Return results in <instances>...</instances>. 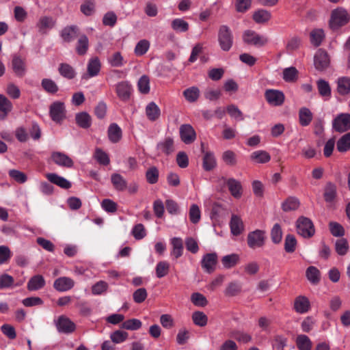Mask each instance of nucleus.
<instances>
[{
	"label": "nucleus",
	"instance_id": "f257e3e1",
	"mask_svg": "<svg viewBox=\"0 0 350 350\" xmlns=\"http://www.w3.org/2000/svg\"><path fill=\"white\" fill-rule=\"evenodd\" d=\"M349 21V15L342 8H337L332 12L329 20V27L332 29H338L346 25Z\"/></svg>",
	"mask_w": 350,
	"mask_h": 350
},
{
	"label": "nucleus",
	"instance_id": "f03ea898",
	"mask_svg": "<svg viewBox=\"0 0 350 350\" xmlns=\"http://www.w3.org/2000/svg\"><path fill=\"white\" fill-rule=\"evenodd\" d=\"M297 233L304 238H310L315 233V228L311 219L301 216L296 221Z\"/></svg>",
	"mask_w": 350,
	"mask_h": 350
},
{
	"label": "nucleus",
	"instance_id": "7ed1b4c3",
	"mask_svg": "<svg viewBox=\"0 0 350 350\" xmlns=\"http://www.w3.org/2000/svg\"><path fill=\"white\" fill-rule=\"evenodd\" d=\"M218 42L221 49L228 51L233 44V36L230 29L226 25H221L218 31Z\"/></svg>",
	"mask_w": 350,
	"mask_h": 350
},
{
	"label": "nucleus",
	"instance_id": "20e7f679",
	"mask_svg": "<svg viewBox=\"0 0 350 350\" xmlns=\"http://www.w3.org/2000/svg\"><path fill=\"white\" fill-rule=\"evenodd\" d=\"M266 240V232L262 230H256L247 234V245L251 249H256L264 246Z\"/></svg>",
	"mask_w": 350,
	"mask_h": 350
},
{
	"label": "nucleus",
	"instance_id": "39448f33",
	"mask_svg": "<svg viewBox=\"0 0 350 350\" xmlns=\"http://www.w3.org/2000/svg\"><path fill=\"white\" fill-rule=\"evenodd\" d=\"M49 114L53 121L56 123H61L66 116L64 103L60 101L53 103L50 106Z\"/></svg>",
	"mask_w": 350,
	"mask_h": 350
},
{
	"label": "nucleus",
	"instance_id": "423d86ee",
	"mask_svg": "<svg viewBox=\"0 0 350 350\" xmlns=\"http://www.w3.org/2000/svg\"><path fill=\"white\" fill-rule=\"evenodd\" d=\"M332 127L339 133L350 130V113H342L337 115L332 121Z\"/></svg>",
	"mask_w": 350,
	"mask_h": 350
},
{
	"label": "nucleus",
	"instance_id": "0eeeda50",
	"mask_svg": "<svg viewBox=\"0 0 350 350\" xmlns=\"http://www.w3.org/2000/svg\"><path fill=\"white\" fill-rule=\"evenodd\" d=\"M265 98L270 105L274 107L282 105L285 100L284 93L280 90L274 89L266 90Z\"/></svg>",
	"mask_w": 350,
	"mask_h": 350
},
{
	"label": "nucleus",
	"instance_id": "6e6552de",
	"mask_svg": "<svg viewBox=\"0 0 350 350\" xmlns=\"http://www.w3.org/2000/svg\"><path fill=\"white\" fill-rule=\"evenodd\" d=\"M243 39L245 43L257 46H262L268 42V39L265 36L252 30L245 31L243 33Z\"/></svg>",
	"mask_w": 350,
	"mask_h": 350
},
{
	"label": "nucleus",
	"instance_id": "1a4fd4ad",
	"mask_svg": "<svg viewBox=\"0 0 350 350\" xmlns=\"http://www.w3.org/2000/svg\"><path fill=\"white\" fill-rule=\"evenodd\" d=\"M55 325L59 332L70 334L75 331L76 325L69 318L60 316L55 321Z\"/></svg>",
	"mask_w": 350,
	"mask_h": 350
},
{
	"label": "nucleus",
	"instance_id": "9d476101",
	"mask_svg": "<svg viewBox=\"0 0 350 350\" xmlns=\"http://www.w3.org/2000/svg\"><path fill=\"white\" fill-rule=\"evenodd\" d=\"M217 262V254L208 253L203 256L201 260V265L206 272L211 273L215 270Z\"/></svg>",
	"mask_w": 350,
	"mask_h": 350
},
{
	"label": "nucleus",
	"instance_id": "9b49d317",
	"mask_svg": "<svg viewBox=\"0 0 350 350\" xmlns=\"http://www.w3.org/2000/svg\"><path fill=\"white\" fill-rule=\"evenodd\" d=\"M314 64L316 69L323 70L329 65V57L327 53L322 50L319 49L314 57Z\"/></svg>",
	"mask_w": 350,
	"mask_h": 350
},
{
	"label": "nucleus",
	"instance_id": "f8f14e48",
	"mask_svg": "<svg viewBox=\"0 0 350 350\" xmlns=\"http://www.w3.org/2000/svg\"><path fill=\"white\" fill-rule=\"evenodd\" d=\"M116 91L121 100L127 101L130 98L133 89L128 81H121L116 85Z\"/></svg>",
	"mask_w": 350,
	"mask_h": 350
},
{
	"label": "nucleus",
	"instance_id": "ddd939ff",
	"mask_svg": "<svg viewBox=\"0 0 350 350\" xmlns=\"http://www.w3.org/2000/svg\"><path fill=\"white\" fill-rule=\"evenodd\" d=\"M180 137L186 144H191L196 138V133L190 124H183L180 127Z\"/></svg>",
	"mask_w": 350,
	"mask_h": 350
},
{
	"label": "nucleus",
	"instance_id": "4468645a",
	"mask_svg": "<svg viewBox=\"0 0 350 350\" xmlns=\"http://www.w3.org/2000/svg\"><path fill=\"white\" fill-rule=\"evenodd\" d=\"M51 158L54 163L61 167H71L74 163L68 155L61 152H53Z\"/></svg>",
	"mask_w": 350,
	"mask_h": 350
},
{
	"label": "nucleus",
	"instance_id": "2eb2a0df",
	"mask_svg": "<svg viewBox=\"0 0 350 350\" xmlns=\"http://www.w3.org/2000/svg\"><path fill=\"white\" fill-rule=\"evenodd\" d=\"M75 286V281L68 277H60L56 279L53 287L59 292H65L70 290Z\"/></svg>",
	"mask_w": 350,
	"mask_h": 350
},
{
	"label": "nucleus",
	"instance_id": "dca6fc26",
	"mask_svg": "<svg viewBox=\"0 0 350 350\" xmlns=\"http://www.w3.org/2000/svg\"><path fill=\"white\" fill-rule=\"evenodd\" d=\"M55 24V20L49 16H41L36 23V27L41 33H46L51 30Z\"/></svg>",
	"mask_w": 350,
	"mask_h": 350
},
{
	"label": "nucleus",
	"instance_id": "f3484780",
	"mask_svg": "<svg viewBox=\"0 0 350 350\" xmlns=\"http://www.w3.org/2000/svg\"><path fill=\"white\" fill-rule=\"evenodd\" d=\"M310 308L309 299L302 295L297 297L294 301V309L299 314L306 313Z\"/></svg>",
	"mask_w": 350,
	"mask_h": 350
},
{
	"label": "nucleus",
	"instance_id": "a211bd4d",
	"mask_svg": "<svg viewBox=\"0 0 350 350\" xmlns=\"http://www.w3.org/2000/svg\"><path fill=\"white\" fill-rule=\"evenodd\" d=\"M223 179L226 181L231 195L234 198H240L242 196V186L241 183L234 178H229L228 180Z\"/></svg>",
	"mask_w": 350,
	"mask_h": 350
},
{
	"label": "nucleus",
	"instance_id": "6ab92c4d",
	"mask_svg": "<svg viewBox=\"0 0 350 350\" xmlns=\"http://www.w3.org/2000/svg\"><path fill=\"white\" fill-rule=\"evenodd\" d=\"M46 178L51 183H53L61 188L69 189L71 187V183L65 178L57 175L55 173H49L46 175Z\"/></svg>",
	"mask_w": 350,
	"mask_h": 350
},
{
	"label": "nucleus",
	"instance_id": "aec40b11",
	"mask_svg": "<svg viewBox=\"0 0 350 350\" xmlns=\"http://www.w3.org/2000/svg\"><path fill=\"white\" fill-rule=\"evenodd\" d=\"M250 159L255 163H267L271 160V155L265 150H260L253 152L250 154Z\"/></svg>",
	"mask_w": 350,
	"mask_h": 350
},
{
	"label": "nucleus",
	"instance_id": "412c9836",
	"mask_svg": "<svg viewBox=\"0 0 350 350\" xmlns=\"http://www.w3.org/2000/svg\"><path fill=\"white\" fill-rule=\"evenodd\" d=\"M170 243L172 245L171 255L175 258H180L183 254V242L180 237H174L171 239Z\"/></svg>",
	"mask_w": 350,
	"mask_h": 350
},
{
	"label": "nucleus",
	"instance_id": "4be33fe9",
	"mask_svg": "<svg viewBox=\"0 0 350 350\" xmlns=\"http://www.w3.org/2000/svg\"><path fill=\"white\" fill-rule=\"evenodd\" d=\"M204 154L202 166L204 170L211 171L216 167L217 161L213 152L202 150Z\"/></svg>",
	"mask_w": 350,
	"mask_h": 350
},
{
	"label": "nucleus",
	"instance_id": "5701e85b",
	"mask_svg": "<svg viewBox=\"0 0 350 350\" xmlns=\"http://www.w3.org/2000/svg\"><path fill=\"white\" fill-rule=\"evenodd\" d=\"M337 196L336 185L332 183H327L324 188V199L327 203H332Z\"/></svg>",
	"mask_w": 350,
	"mask_h": 350
},
{
	"label": "nucleus",
	"instance_id": "b1692460",
	"mask_svg": "<svg viewBox=\"0 0 350 350\" xmlns=\"http://www.w3.org/2000/svg\"><path fill=\"white\" fill-rule=\"evenodd\" d=\"M230 227L232 234L235 236L240 234L244 230L242 219L235 215H232Z\"/></svg>",
	"mask_w": 350,
	"mask_h": 350
},
{
	"label": "nucleus",
	"instance_id": "393cba45",
	"mask_svg": "<svg viewBox=\"0 0 350 350\" xmlns=\"http://www.w3.org/2000/svg\"><path fill=\"white\" fill-rule=\"evenodd\" d=\"M146 115L149 120L155 121L160 117L161 110L155 103L151 102L146 107Z\"/></svg>",
	"mask_w": 350,
	"mask_h": 350
},
{
	"label": "nucleus",
	"instance_id": "a878e982",
	"mask_svg": "<svg viewBox=\"0 0 350 350\" xmlns=\"http://www.w3.org/2000/svg\"><path fill=\"white\" fill-rule=\"evenodd\" d=\"M109 139L112 143L118 142L122 138V130L116 123L109 125L107 131Z\"/></svg>",
	"mask_w": 350,
	"mask_h": 350
},
{
	"label": "nucleus",
	"instance_id": "bb28decb",
	"mask_svg": "<svg viewBox=\"0 0 350 350\" xmlns=\"http://www.w3.org/2000/svg\"><path fill=\"white\" fill-rule=\"evenodd\" d=\"M271 18L270 12L259 9L256 10L252 16L253 20L258 24H263L267 23Z\"/></svg>",
	"mask_w": 350,
	"mask_h": 350
},
{
	"label": "nucleus",
	"instance_id": "cd10ccee",
	"mask_svg": "<svg viewBox=\"0 0 350 350\" xmlns=\"http://www.w3.org/2000/svg\"><path fill=\"white\" fill-rule=\"evenodd\" d=\"M100 62L97 57L91 58L88 64L87 70L89 77H93L98 75L100 70Z\"/></svg>",
	"mask_w": 350,
	"mask_h": 350
},
{
	"label": "nucleus",
	"instance_id": "c85d7f7f",
	"mask_svg": "<svg viewBox=\"0 0 350 350\" xmlns=\"http://www.w3.org/2000/svg\"><path fill=\"white\" fill-rule=\"evenodd\" d=\"M221 261L225 269H231L239 262L240 256L237 254H231L223 256Z\"/></svg>",
	"mask_w": 350,
	"mask_h": 350
},
{
	"label": "nucleus",
	"instance_id": "c756f323",
	"mask_svg": "<svg viewBox=\"0 0 350 350\" xmlns=\"http://www.w3.org/2000/svg\"><path fill=\"white\" fill-rule=\"evenodd\" d=\"M300 205L299 200L295 197H288L282 203V209L285 212L297 210Z\"/></svg>",
	"mask_w": 350,
	"mask_h": 350
},
{
	"label": "nucleus",
	"instance_id": "7c9ffc66",
	"mask_svg": "<svg viewBox=\"0 0 350 350\" xmlns=\"http://www.w3.org/2000/svg\"><path fill=\"white\" fill-rule=\"evenodd\" d=\"M12 103L3 94H0V111L3 113L0 119H5L8 113L12 110Z\"/></svg>",
	"mask_w": 350,
	"mask_h": 350
},
{
	"label": "nucleus",
	"instance_id": "2f4dec72",
	"mask_svg": "<svg viewBox=\"0 0 350 350\" xmlns=\"http://www.w3.org/2000/svg\"><path fill=\"white\" fill-rule=\"evenodd\" d=\"M337 91L340 95H347L350 92V78L342 77L337 81Z\"/></svg>",
	"mask_w": 350,
	"mask_h": 350
},
{
	"label": "nucleus",
	"instance_id": "473e14b6",
	"mask_svg": "<svg viewBox=\"0 0 350 350\" xmlns=\"http://www.w3.org/2000/svg\"><path fill=\"white\" fill-rule=\"evenodd\" d=\"M317 85L319 94L325 100L331 96V88L327 81L324 79H319L317 81Z\"/></svg>",
	"mask_w": 350,
	"mask_h": 350
},
{
	"label": "nucleus",
	"instance_id": "72a5a7b5",
	"mask_svg": "<svg viewBox=\"0 0 350 350\" xmlns=\"http://www.w3.org/2000/svg\"><path fill=\"white\" fill-rule=\"evenodd\" d=\"M45 285V280L40 275L32 277L27 283V288L29 291H37Z\"/></svg>",
	"mask_w": 350,
	"mask_h": 350
},
{
	"label": "nucleus",
	"instance_id": "f704fd0d",
	"mask_svg": "<svg viewBox=\"0 0 350 350\" xmlns=\"http://www.w3.org/2000/svg\"><path fill=\"white\" fill-rule=\"evenodd\" d=\"M75 120L77 125L83 129L89 128L92 124V118L86 112L77 113Z\"/></svg>",
	"mask_w": 350,
	"mask_h": 350
},
{
	"label": "nucleus",
	"instance_id": "c9c22d12",
	"mask_svg": "<svg viewBox=\"0 0 350 350\" xmlns=\"http://www.w3.org/2000/svg\"><path fill=\"white\" fill-rule=\"evenodd\" d=\"M157 148L167 154H170L174 150L173 139L171 137H165L157 144Z\"/></svg>",
	"mask_w": 350,
	"mask_h": 350
},
{
	"label": "nucleus",
	"instance_id": "e433bc0d",
	"mask_svg": "<svg viewBox=\"0 0 350 350\" xmlns=\"http://www.w3.org/2000/svg\"><path fill=\"white\" fill-rule=\"evenodd\" d=\"M295 342L299 350H310L312 349V341L306 335H298Z\"/></svg>",
	"mask_w": 350,
	"mask_h": 350
},
{
	"label": "nucleus",
	"instance_id": "4c0bfd02",
	"mask_svg": "<svg viewBox=\"0 0 350 350\" xmlns=\"http://www.w3.org/2000/svg\"><path fill=\"white\" fill-rule=\"evenodd\" d=\"M336 149L340 152L350 150V132L342 135L337 142Z\"/></svg>",
	"mask_w": 350,
	"mask_h": 350
},
{
	"label": "nucleus",
	"instance_id": "58836bf2",
	"mask_svg": "<svg viewBox=\"0 0 350 350\" xmlns=\"http://www.w3.org/2000/svg\"><path fill=\"white\" fill-rule=\"evenodd\" d=\"M172 29L176 33L186 32L189 29V23L183 18H175L171 23Z\"/></svg>",
	"mask_w": 350,
	"mask_h": 350
},
{
	"label": "nucleus",
	"instance_id": "ea45409f",
	"mask_svg": "<svg viewBox=\"0 0 350 350\" xmlns=\"http://www.w3.org/2000/svg\"><path fill=\"white\" fill-rule=\"evenodd\" d=\"M299 123L301 126H306L310 124L312 120V113L306 107H302L299 111Z\"/></svg>",
	"mask_w": 350,
	"mask_h": 350
},
{
	"label": "nucleus",
	"instance_id": "a19ab883",
	"mask_svg": "<svg viewBox=\"0 0 350 350\" xmlns=\"http://www.w3.org/2000/svg\"><path fill=\"white\" fill-rule=\"evenodd\" d=\"M111 180L114 188L118 191H123L127 187L126 180L119 174H113Z\"/></svg>",
	"mask_w": 350,
	"mask_h": 350
},
{
	"label": "nucleus",
	"instance_id": "79ce46f5",
	"mask_svg": "<svg viewBox=\"0 0 350 350\" xmlns=\"http://www.w3.org/2000/svg\"><path fill=\"white\" fill-rule=\"evenodd\" d=\"M12 68L18 76H23L25 72L24 61L18 56H14L12 59Z\"/></svg>",
	"mask_w": 350,
	"mask_h": 350
},
{
	"label": "nucleus",
	"instance_id": "37998d69",
	"mask_svg": "<svg viewBox=\"0 0 350 350\" xmlns=\"http://www.w3.org/2000/svg\"><path fill=\"white\" fill-rule=\"evenodd\" d=\"M191 319L193 323L199 327H205L208 323V317L201 311L193 312Z\"/></svg>",
	"mask_w": 350,
	"mask_h": 350
},
{
	"label": "nucleus",
	"instance_id": "c03bdc74",
	"mask_svg": "<svg viewBox=\"0 0 350 350\" xmlns=\"http://www.w3.org/2000/svg\"><path fill=\"white\" fill-rule=\"evenodd\" d=\"M183 96L188 102L194 103L200 96V90L197 87L193 86L185 90Z\"/></svg>",
	"mask_w": 350,
	"mask_h": 350
},
{
	"label": "nucleus",
	"instance_id": "a18cd8bd",
	"mask_svg": "<svg viewBox=\"0 0 350 350\" xmlns=\"http://www.w3.org/2000/svg\"><path fill=\"white\" fill-rule=\"evenodd\" d=\"M42 88L48 93L54 94L59 90L56 83L51 79H43L41 81Z\"/></svg>",
	"mask_w": 350,
	"mask_h": 350
},
{
	"label": "nucleus",
	"instance_id": "49530a36",
	"mask_svg": "<svg viewBox=\"0 0 350 350\" xmlns=\"http://www.w3.org/2000/svg\"><path fill=\"white\" fill-rule=\"evenodd\" d=\"M306 275L312 284H317L320 280V271L314 266H310L306 269Z\"/></svg>",
	"mask_w": 350,
	"mask_h": 350
},
{
	"label": "nucleus",
	"instance_id": "de8ad7c7",
	"mask_svg": "<svg viewBox=\"0 0 350 350\" xmlns=\"http://www.w3.org/2000/svg\"><path fill=\"white\" fill-rule=\"evenodd\" d=\"M58 70L62 77L68 79H73L76 75L74 68L68 64H61Z\"/></svg>",
	"mask_w": 350,
	"mask_h": 350
},
{
	"label": "nucleus",
	"instance_id": "09e8293b",
	"mask_svg": "<svg viewBox=\"0 0 350 350\" xmlns=\"http://www.w3.org/2000/svg\"><path fill=\"white\" fill-rule=\"evenodd\" d=\"M78 29L72 26L64 28L62 31V37L66 42H71L77 36Z\"/></svg>",
	"mask_w": 350,
	"mask_h": 350
},
{
	"label": "nucleus",
	"instance_id": "8fccbe9b",
	"mask_svg": "<svg viewBox=\"0 0 350 350\" xmlns=\"http://www.w3.org/2000/svg\"><path fill=\"white\" fill-rule=\"evenodd\" d=\"M349 248V243L346 239L341 238L336 240L335 243V250L338 255H345L348 252Z\"/></svg>",
	"mask_w": 350,
	"mask_h": 350
},
{
	"label": "nucleus",
	"instance_id": "3c124183",
	"mask_svg": "<svg viewBox=\"0 0 350 350\" xmlns=\"http://www.w3.org/2000/svg\"><path fill=\"white\" fill-rule=\"evenodd\" d=\"M189 217L191 223L198 224L201 219V211L200 207L193 204L191 205L189 211Z\"/></svg>",
	"mask_w": 350,
	"mask_h": 350
},
{
	"label": "nucleus",
	"instance_id": "603ef678",
	"mask_svg": "<svg viewBox=\"0 0 350 350\" xmlns=\"http://www.w3.org/2000/svg\"><path fill=\"white\" fill-rule=\"evenodd\" d=\"M226 111L229 116L237 121H242L244 120L243 114L241 111L234 105H228Z\"/></svg>",
	"mask_w": 350,
	"mask_h": 350
},
{
	"label": "nucleus",
	"instance_id": "864d4df0",
	"mask_svg": "<svg viewBox=\"0 0 350 350\" xmlns=\"http://www.w3.org/2000/svg\"><path fill=\"white\" fill-rule=\"evenodd\" d=\"M150 48V42L147 40H139L134 49L135 54L137 56H142L144 55Z\"/></svg>",
	"mask_w": 350,
	"mask_h": 350
},
{
	"label": "nucleus",
	"instance_id": "5fc2aeb1",
	"mask_svg": "<svg viewBox=\"0 0 350 350\" xmlns=\"http://www.w3.org/2000/svg\"><path fill=\"white\" fill-rule=\"evenodd\" d=\"M298 71L295 67L286 68L283 70V79L286 82H294L297 79Z\"/></svg>",
	"mask_w": 350,
	"mask_h": 350
},
{
	"label": "nucleus",
	"instance_id": "6e6d98bb",
	"mask_svg": "<svg viewBox=\"0 0 350 350\" xmlns=\"http://www.w3.org/2000/svg\"><path fill=\"white\" fill-rule=\"evenodd\" d=\"M325 37L324 32L321 29H317L311 31L310 40L313 45L318 46L321 44Z\"/></svg>",
	"mask_w": 350,
	"mask_h": 350
},
{
	"label": "nucleus",
	"instance_id": "4d7b16f0",
	"mask_svg": "<svg viewBox=\"0 0 350 350\" xmlns=\"http://www.w3.org/2000/svg\"><path fill=\"white\" fill-rule=\"evenodd\" d=\"M142 325L140 320L137 319H131L125 321L121 325V327L127 330H137Z\"/></svg>",
	"mask_w": 350,
	"mask_h": 350
},
{
	"label": "nucleus",
	"instance_id": "13d9d810",
	"mask_svg": "<svg viewBox=\"0 0 350 350\" xmlns=\"http://www.w3.org/2000/svg\"><path fill=\"white\" fill-rule=\"evenodd\" d=\"M88 38L86 36H81L79 39L76 47V51L79 55H84L88 49Z\"/></svg>",
	"mask_w": 350,
	"mask_h": 350
},
{
	"label": "nucleus",
	"instance_id": "bf43d9fd",
	"mask_svg": "<svg viewBox=\"0 0 350 350\" xmlns=\"http://www.w3.org/2000/svg\"><path fill=\"white\" fill-rule=\"evenodd\" d=\"M94 158L100 164L103 165H107L110 162L108 154L100 148L95 150Z\"/></svg>",
	"mask_w": 350,
	"mask_h": 350
},
{
	"label": "nucleus",
	"instance_id": "052dcab7",
	"mask_svg": "<svg viewBox=\"0 0 350 350\" xmlns=\"http://www.w3.org/2000/svg\"><path fill=\"white\" fill-rule=\"evenodd\" d=\"M271 241L278 244L281 242L282 239V230L281 226L278 224H274L271 230Z\"/></svg>",
	"mask_w": 350,
	"mask_h": 350
},
{
	"label": "nucleus",
	"instance_id": "680f3d73",
	"mask_svg": "<svg viewBox=\"0 0 350 350\" xmlns=\"http://www.w3.org/2000/svg\"><path fill=\"white\" fill-rule=\"evenodd\" d=\"M191 301L195 306L200 307H204L208 304L205 296L199 293H193L191 296Z\"/></svg>",
	"mask_w": 350,
	"mask_h": 350
},
{
	"label": "nucleus",
	"instance_id": "e2e57ef3",
	"mask_svg": "<svg viewBox=\"0 0 350 350\" xmlns=\"http://www.w3.org/2000/svg\"><path fill=\"white\" fill-rule=\"evenodd\" d=\"M170 269V265L166 261H161L157 263L156 267V274L157 278H161L165 276Z\"/></svg>",
	"mask_w": 350,
	"mask_h": 350
},
{
	"label": "nucleus",
	"instance_id": "0e129e2a",
	"mask_svg": "<svg viewBox=\"0 0 350 350\" xmlns=\"http://www.w3.org/2000/svg\"><path fill=\"white\" fill-rule=\"evenodd\" d=\"M297 241L292 234H287L284 241V249L286 252L292 253L295 250Z\"/></svg>",
	"mask_w": 350,
	"mask_h": 350
},
{
	"label": "nucleus",
	"instance_id": "69168bd1",
	"mask_svg": "<svg viewBox=\"0 0 350 350\" xmlns=\"http://www.w3.org/2000/svg\"><path fill=\"white\" fill-rule=\"evenodd\" d=\"M109 64L113 67H121L124 66V61L120 52L114 53L109 59Z\"/></svg>",
	"mask_w": 350,
	"mask_h": 350
},
{
	"label": "nucleus",
	"instance_id": "338daca9",
	"mask_svg": "<svg viewBox=\"0 0 350 350\" xmlns=\"http://www.w3.org/2000/svg\"><path fill=\"white\" fill-rule=\"evenodd\" d=\"M287 338L281 335L275 336L272 341V347L276 350H283L286 346Z\"/></svg>",
	"mask_w": 350,
	"mask_h": 350
},
{
	"label": "nucleus",
	"instance_id": "774afa93",
	"mask_svg": "<svg viewBox=\"0 0 350 350\" xmlns=\"http://www.w3.org/2000/svg\"><path fill=\"white\" fill-rule=\"evenodd\" d=\"M108 284L103 280L98 281L92 286V293L94 295H100L107 291Z\"/></svg>",
	"mask_w": 350,
	"mask_h": 350
}]
</instances>
